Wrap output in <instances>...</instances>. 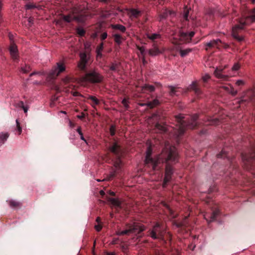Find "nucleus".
Instances as JSON below:
<instances>
[{"instance_id":"nucleus-28","label":"nucleus","mask_w":255,"mask_h":255,"mask_svg":"<svg viewBox=\"0 0 255 255\" xmlns=\"http://www.w3.org/2000/svg\"><path fill=\"white\" fill-rule=\"evenodd\" d=\"M129 13L131 16L137 18L141 14V11L137 9L131 8L129 10Z\"/></svg>"},{"instance_id":"nucleus-3","label":"nucleus","mask_w":255,"mask_h":255,"mask_svg":"<svg viewBox=\"0 0 255 255\" xmlns=\"http://www.w3.org/2000/svg\"><path fill=\"white\" fill-rule=\"evenodd\" d=\"M109 150L112 154L109 155L112 161L113 162L115 169H113L111 173L105 179L111 180L118 174L121 170L122 167L121 156L122 150L121 146L116 142H113L109 147Z\"/></svg>"},{"instance_id":"nucleus-16","label":"nucleus","mask_w":255,"mask_h":255,"mask_svg":"<svg viewBox=\"0 0 255 255\" xmlns=\"http://www.w3.org/2000/svg\"><path fill=\"white\" fill-rule=\"evenodd\" d=\"M62 19L67 22H71L73 20H75L78 22H81L82 21V18L79 16L73 15V14H70L67 15H62Z\"/></svg>"},{"instance_id":"nucleus-44","label":"nucleus","mask_w":255,"mask_h":255,"mask_svg":"<svg viewBox=\"0 0 255 255\" xmlns=\"http://www.w3.org/2000/svg\"><path fill=\"white\" fill-rule=\"evenodd\" d=\"M189 9H186V10H184V12L183 13V17L185 20H188V16H189Z\"/></svg>"},{"instance_id":"nucleus-2","label":"nucleus","mask_w":255,"mask_h":255,"mask_svg":"<svg viewBox=\"0 0 255 255\" xmlns=\"http://www.w3.org/2000/svg\"><path fill=\"white\" fill-rule=\"evenodd\" d=\"M184 118L181 114L174 116L176 122V128L174 129V134L177 143H179L180 140L184 135L186 129H194L198 126L197 122V120L199 118L198 115H193L188 121L187 119L184 120Z\"/></svg>"},{"instance_id":"nucleus-61","label":"nucleus","mask_w":255,"mask_h":255,"mask_svg":"<svg viewBox=\"0 0 255 255\" xmlns=\"http://www.w3.org/2000/svg\"><path fill=\"white\" fill-rule=\"evenodd\" d=\"M80 138H81V139H82V140H84L85 142L87 143V141L85 139V138H84L83 133L82 134V135H80Z\"/></svg>"},{"instance_id":"nucleus-52","label":"nucleus","mask_w":255,"mask_h":255,"mask_svg":"<svg viewBox=\"0 0 255 255\" xmlns=\"http://www.w3.org/2000/svg\"><path fill=\"white\" fill-rule=\"evenodd\" d=\"M210 78V77L209 75H206L205 76L202 77V80L204 83L207 82L208 80Z\"/></svg>"},{"instance_id":"nucleus-15","label":"nucleus","mask_w":255,"mask_h":255,"mask_svg":"<svg viewBox=\"0 0 255 255\" xmlns=\"http://www.w3.org/2000/svg\"><path fill=\"white\" fill-rule=\"evenodd\" d=\"M219 213V210L218 209H215L212 211L210 215L208 214L204 215V218L207 222L209 223L211 222L214 221L216 219Z\"/></svg>"},{"instance_id":"nucleus-11","label":"nucleus","mask_w":255,"mask_h":255,"mask_svg":"<svg viewBox=\"0 0 255 255\" xmlns=\"http://www.w3.org/2000/svg\"><path fill=\"white\" fill-rule=\"evenodd\" d=\"M65 70V67L64 64L57 63V66L54 67L50 72L49 77L51 79H55L62 72Z\"/></svg>"},{"instance_id":"nucleus-24","label":"nucleus","mask_w":255,"mask_h":255,"mask_svg":"<svg viewBox=\"0 0 255 255\" xmlns=\"http://www.w3.org/2000/svg\"><path fill=\"white\" fill-rule=\"evenodd\" d=\"M111 27L114 30H119L122 33L125 32L127 29L125 26L120 24H112Z\"/></svg>"},{"instance_id":"nucleus-63","label":"nucleus","mask_w":255,"mask_h":255,"mask_svg":"<svg viewBox=\"0 0 255 255\" xmlns=\"http://www.w3.org/2000/svg\"><path fill=\"white\" fill-rule=\"evenodd\" d=\"M96 222L97 223H98L99 224H100L101 223V218L100 217H97V219H96Z\"/></svg>"},{"instance_id":"nucleus-62","label":"nucleus","mask_w":255,"mask_h":255,"mask_svg":"<svg viewBox=\"0 0 255 255\" xmlns=\"http://www.w3.org/2000/svg\"><path fill=\"white\" fill-rule=\"evenodd\" d=\"M99 1L104 3H108L110 0H98Z\"/></svg>"},{"instance_id":"nucleus-51","label":"nucleus","mask_w":255,"mask_h":255,"mask_svg":"<svg viewBox=\"0 0 255 255\" xmlns=\"http://www.w3.org/2000/svg\"><path fill=\"white\" fill-rule=\"evenodd\" d=\"M107 36H108V35H107V32H105L102 33L101 35V39L102 40H105V39L107 38Z\"/></svg>"},{"instance_id":"nucleus-40","label":"nucleus","mask_w":255,"mask_h":255,"mask_svg":"<svg viewBox=\"0 0 255 255\" xmlns=\"http://www.w3.org/2000/svg\"><path fill=\"white\" fill-rule=\"evenodd\" d=\"M76 32L81 36H83L85 34V30L79 27L76 29Z\"/></svg>"},{"instance_id":"nucleus-10","label":"nucleus","mask_w":255,"mask_h":255,"mask_svg":"<svg viewBox=\"0 0 255 255\" xmlns=\"http://www.w3.org/2000/svg\"><path fill=\"white\" fill-rule=\"evenodd\" d=\"M250 102H255V91L253 90H248L239 102L240 104Z\"/></svg>"},{"instance_id":"nucleus-60","label":"nucleus","mask_w":255,"mask_h":255,"mask_svg":"<svg viewBox=\"0 0 255 255\" xmlns=\"http://www.w3.org/2000/svg\"><path fill=\"white\" fill-rule=\"evenodd\" d=\"M28 22H29V23H33V17H30L28 18Z\"/></svg>"},{"instance_id":"nucleus-53","label":"nucleus","mask_w":255,"mask_h":255,"mask_svg":"<svg viewBox=\"0 0 255 255\" xmlns=\"http://www.w3.org/2000/svg\"><path fill=\"white\" fill-rule=\"evenodd\" d=\"M152 117L153 118H156L159 120L161 119V118L160 117V116L159 115V114L158 113L153 114L152 115Z\"/></svg>"},{"instance_id":"nucleus-47","label":"nucleus","mask_w":255,"mask_h":255,"mask_svg":"<svg viewBox=\"0 0 255 255\" xmlns=\"http://www.w3.org/2000/svg\"><path fill=\"white\" fill-rule=\"evenodd\" d=\"M228 93H230L233 96H235L237 94V91L235 90L232 87H231V89Z\"/></svg>"},{"instance_id":"nucleus-18","label":"nucleus","mask_w":255,"mask_h":255,"mask_svg":"<svg viewBox=\"0 0 255 255\" xmlns=\"http://www.w3.org/2000/svg\"><path fill=\"white\" fill-rule=\"evenodd\" d=\"M109 201L115 207L116 212H119V210L122 208V203L118 199L109 198Z\"/></svg>"},{"instance_id":"nucleus-21","label":"nucleus","mask_w":255,"mask_h":255,"mask_svg":"<svg viewBox=\"0 0 255 255\" xmlns=\"http://www.w3.org/2000/svg\"><path fill=\"white\" fill-rule=\"evenodd\" d=\"M220 121L218 119H212L211 117H207L204 122L206 125H218Z\"/></svg>"},{"instance_id":"nucleus-8","label":"nucleus","mask_w":255,"mask_h":255,"mask_svg":"<svg viewBox=\"0 0 255 255\" xmlns=\"http://www.w3.org/2000/svg\"><path fill=\"white\" fill-rule=\"evenodd\" d=\"M241 155L246 169L250 170L255 167V145L251 147L248 153H242Z\"/></svg>"},{"instance_id":"nucleus-45","label":"nucleus","mask_w":255,"mask_h":255,"mask_svg":"<svg viewBox=\"0 0 255 255\" xmlns=\"http://www.w3.org/2000/svg\"><path fill=\"white\" fill-rule=\"evenodd\" d=\"M240 67V65H239V63H237L234 65V66H233L232 69L233 71H236L238 70L239 69Z\"/></svg>"},{"instance_id":"nucleus-23","label":"nucleus","mask_w":255,"mask_h":255,"mask_svg":"<svg viewBox=\"0 0 255 255\" xmlns=\"http://www.w3.org/2000/svg\"><path fill=\"white\" fill-rule=\"evenodd\" d=\"M155 128L160 132L163 133L167 131V128L166 125H161L159 123H157L155 125Z\"/></svg>"},{"instance_id":"nucleus-7","label":"nucleus","mask_w":255,"mask_h":255,"mask_svg":"<svg viewBox=\"0 0 255 255\" xmlns=\"http://www.w3.org/2000/svg\"><path fill=\"white\" fill-rule=\"evenodd\" d=\"M147 236L150 237L153 240H158L165 242L164 234L165 230L162 224L157 222L152 227V229L147 231Z\"/></svg>"},{"instance_id":"nucleus-50","label":"nucleus","mask_w":255,"mask_h":255,"mask_svg":"<svg viewBox=\"0 0 255 255\" xmlns=\"http://www.w3.org/2000/svg\"><path fill=\"white\" fill-rule=\"evenodd\" d=\"M95 228L98 232H99L102 229V225L100 224H98L95 226Z\"/></svg>"},{"instance_id":"nucleus-13","label":"nucleus","mask_w":255,"mask_h":255,"mask_svg":"<svg viewBox=\"0 0 255 255\" xmlns=\"http://www.w3.org/2000/svg\"><path fill=\"white\" fill-rule=\"evenodd\" d=\"M214 73L217 78L222 79L223 80H227L229 78L228 75L224 74V68L221 67L216 68Z\"/></svg>"},{"instance_id":"nucleus-30","label":"nucleus","mask_w":255,"mask_h":255,"mask_svg":"<svg viewBox=\"0 0 255 255\" xmlns=\"http://www.w3.org/2000/svg\"><path fill=\"white\" fill-rule=\"evenodd\" d=\"M104 48V43H101L97 46L96 48V53L97 58H101L102 56V52Z\"/></svg>"},{"instance_id":"nucleus-32","label":"nucleus","mask_w":255,"mask_h":255,"mask_svg":"<svg viewBox=\"0 0 255 255\" xmlns=\"http://www.w3.org/2000/svg\"><path fill=\"white\" fill-rule=\"evenodd\" d=\"M218 158H229V152L227 151L225 148H224L221 152L217 155Z\"/></svg>"},{"instance_id":"nucleus-34","label":"nucleus","mask_w":255,"mask_h":255,"mask_svg":"<svg viewBox=\"0 0 255 255\" xmlns=\"http://www.w3.org/2000/svg\"><path fill=\"white\" fill-rule=\"evenodd\" d=\"M9 136L8 133H0V142L3 144L4 142L7 140Z\"/></svg>"},{"instance_id":"nucleus-4","label":"nucleus","mask_w":255,"mask_h":255,"mask_svg":"<svg viewBox=\"0 0 255 255\" xmlns=\"http://www.w3.org/2000/svg\"><path fill=\"white\" fill-rule=\"evenodd\" d=\"M255 22V8L248 15L239 19L238 23L232 28V36L239 42L244 41V38L240 35V32L244 29L245 26Z\"/></svg>"},{"instance_id":"nucleus-9","label":"nucleus","mask_w":255,"mask_h":255,"mask_svg":"<svg viewBox=\"0 0 255 255\" xmlns=\"http://www.w3.org/2000/svg\"><path fill=\"white\" fill-rule=\"evenodd\" d=\"M103 77L95 71H90L85 75V79L92 83H101Z\"/></svg>"},{"instance_id":"nucleus-54","label":"nucleus","mask_w":255,"mask_h":255,"mask_svg":"<svg viewBox=\"0 0 255 255\" xmlns=\"http://www.w3.org/2000/svg\"><path fill=\"white\" fill-rule=\"evenodd\" d=\"M77 117L79 119L83 120L85 117V114L84 113H82L81 115H78Z\"/></svg>"},{"instance_id":"nucleus-12","label":"nucleus","mask_w":255,"mask_h":255,"mask_svg":"<svg viewBox=\"0 0 255 255\" xmlns=\"http://www.w3.org/2000/svg\"><path fill=\"white\" fill-rule=\"evenodd\" d=\"M89 55L86 52L80 53V61L78 64V67L81 71H85L89 59Z\"/></svg>"},{"instance_id":"nucleus-5","label":"nucleus","mask_w":255,"mask_h":255,"mask_svg":"<svg viewBox=\"0 0 255 255\" xmlns=\"http://www.w3.org/2000/svg\"><path fill=\"white\" fill-rule=\"evenodd\" d=\"M194 35V31L187 33L180 30L177 34H173L171 39L172 43L175 45L189 43L191 41L192 38Z\"/></svg>"},{"instance_id":"nucleus-14","label":"nucleus","mask_w":255,"mask_h":255,"mask_svg":"<svg viewBox=\"0 0 255 255\" xmlns=\"http://www.w3.org/2000/svg\"><path fill=\"white\" fill-rule=\"evenodd\" d=\"M222 43V42L221 40L219 39H214L210 41L209 42H207L205 44V45L206 46L205 49L206 50H208L209 48H212L214 47L220 48L219 47L220 44Z\"/></svg>"},{"instance_id":"nucleus-48","label":"nucleus","mask_w":255,"mask_h":255,"mask_svg":"<svg viewBox=\"0 0 255 255\" xmlns=\"http://www.w3.org/2000/svg\"><path fill=\"white\" fill-rule=\"evenodd\" d=\"M25 6L27 9H30L36 7V6L32 3H28Z\"/></svg>"},{"instance_id":"nucleus-29","label":"nucleus","mask_w":255,"mask_h":255,"mask_svg":"<svg viewBox=\"0 0 255 255\" xmlns=\"http://www.w3.org/2000/svg\"><path fill=\"white\" fill-rule=\"evenodd\" d=\"M113 37L114 41L118 45H120L122 42V40L124 39L122 36L118 33L114 34Z\"/></svg>"},{"instance_id":"nucleus-33","label":"nucleus","mask_w":255,"mask_h":255,"mask_svg":"<svg viewBox=\"0 0 255 255\" xmlns=\"http://www.w3.org/2000/svg\"><path fill=\"white\" fill-rule=\"evenodd\" d=\"M147 37L154 42L155 40L160 38L161 35L158 33L147 34Z\"/></svg>"},{"instance_id":"nucleus-22","label":"nucleus","mask_w":255,"mask_h":255,"mask_svg":"<svg viewBox=\"0 0 255 255\" xmlns=\"http://www.w3.org/2000/svg\"><path fill=\"white\" fill-rule=\"evenodd\" d=\"M153 48L149 49V54L150 56H156L162 53V51L157 47L155 43L153 45Z\"/></svg>"},{"instance_id":"nucleus-25","label":"nucleus","mask_w":255,"mask_h":255,"mask_svg":"<svg viewBox=\"0 0 255 255\" xmlns=\"http://www.w3.org/2000/svg\"><path fill=\"white\" fill-rule=\"evenodd\" d=\"M87 100H90L91 101L90 104L94 108L96 105L100 104V101L95 96L89 95L87 97Z\"/></svg>"},{"instance_id":"nucleus-35","label":"nucleus","mask_w":255,"mask_h":255,"mask_svg":"<svg viewBox=\"0 0 255 255\" xmlns=\"http://www.w3.org/2000/svg\"><path fill=\"white\" fill-rule=\"evenodd\" d=\"M120 63H112L111 65L110 66V70L112 71H118V68L120 66Z\"/></svg>"},{"instance_id":"nucleus-20","label":"nucleus","mask_w":255,"mask_h":255,"mask_svg":"<svg viewBox=\"0 0 255 255\" xmlns=\"http://www.w3.org/2000/svg\"><path fill=\"white\" fill-rule=\"evenodd\" d=\"M174 12L173 11L165 9L159 16V21H161L163 19H166L169 15H174Z\"/></svg>"},{"instance_id":"nucleus-42","label":"nucleus","mask_w":255,"mask_h":255,"mask_svg":"<svg viewBox=\"0 0 255 255\" xmlns=\"http://www.w3.org/2000/svg\"><path fill=\"white\" fill-rule=\"evenodd\" d=\"M16 130H17L18 132V134H20L22 131L21 128L20 126V123H19L18 120H16Z\"/></svg>"},{"instance_id":"nucleus-39","label":"nucleus","mask_w":255,"mask_h":255,"mask_svg":"<svg viewBox=\"0 0 255 255\" xmlns=\"http://www.w3.org/2000/svg\"><path fill=\"white\" fill-rule=\"evenodd\" d=\"M164 206L168 210L169 214L170 215V216L172 218H175L176 217V216L174 215L173 211L169 207V206L166 204H165Z\"/></svg>"},{"instance_id":"nucleus-17","label":"nucleus","mask_w":255,"mask_h":255,"mask_svg":"<svg viewBox=\"0 0 255 255\" xmlns=\"http://www.w3.org/2000/svg\"><path fill=\"white\" fill-rule=\"evenodd\" d=\"M9 51L12 58L16 60L18 58V50L16 44L11 41L9 47Z\"/></svg>"},{"instance_id":"nucleus-6","label":"nucleus","mask_w":255,"mask_h":255,"mask_svg":"<svg viewBox=\"0 0 255 255\" xmlns=\"http://www.w3.org/2000/svg\"><path fill=\"white\" fill-rule=\"evenodd\" d=\"M145 230V227L142 224L137 222H133L127 224L126 229L119 232L118 234L119 236H124L133 234L137 236V235H139Z\"/></svg>"},{"instance_id":"nucleus-1","label":"nucleus","mask_w":255,"mask_h":255,"mask_svg":"<svg viewBox=\"0 0 255 255\" xmlns=\"http://www.w3.org/2000/svg\"><path fill=\"white\" fill-rule=\"evenodd\" d=\"M152 149L148 147L146 151L144 160L145 165L151 168L153 170H159L165 164V175L162 184L163 188H166L167 184L172 179V176L175 171L173 165L179 162V155L175 146L167 145L162 149L161 153L156 158L151 157Z\"/></svg>"},{"instance_id":"nucleus-38","label":"nucleus","mask_w":255,"mask_h":255,"mask_svg":"<svg viewBox=\"0 0 255 255\" xmlns=\"http://www.w3.org/2000/svg\"><path fill=\"white\" fill-rule=\"evenodd\" d=\"M31 70V67L28 65H25L24 67H21L20 71L24 73H27Z\"/></svg>"},{"instance_id":"nucleus-27","label":"nucleus","mask_w":255,"mask_h":255,"mask_svg":"<svg viewBox=\"0 0 255 255\" xmlns=\"http://www.w3.org/2000/svg\"><path fill=\"white\" fill-rule=\"evenodd\" d=\"M160 104V102L157 99H154L151 102H149L146 103V106L150 109H152L155 107L159 105Z\"/></svg>"},{"instance_id":"nucleus-59","label":"nucleus","mask_w":255,"mask_h":255,"mask_svg":"<svg viewBox=\"0 0 255 255\" xmlns=\"http://www.w3.org/2000/svg\"><path fill=\"white\" fill-rule=\"evenodd\" d=\"M223 88L228 92H229V91L231 89V87H227V86H224L223 87Z\"/></svg>"},{"instance_id":"nucleus-37","label":"nucleus","mask_w":255,"mask_h":255,"mask_svg":"<svg viewBox=\"0 0 255 255\" xmlns=\"http://www.w3.org/2000/svg\"><path fill=\"white\" fill-rule=\"evenodd\" d=\"M192 49L190 48H187L185 50H180V53L181 57H184L186 56L189 53L191 52Z\"/></svg>"},{"instance_id":"nucleus-41","label":"nucleus","mask_w":255,"mask_h":255,"mask_svg":"<svg viewBox=\"0 0 255 255\" xmlns=\"http://www.w3.org/2000/svg\"><path fill=\"white\" fill-rule=\"evenodd\" d=\"M122 104L124 106L125 109L126 110H128L129 108V106L128 105V100L126 98H124L122 101Z\"/></svg>"},{"instance_id":"nucleus-46","label":"nucleus","mask_w":255,"mask_h":255,"mask_svg":"<svg viewBox=\"0 0 255 255\" xmlns=\"http://www.w3.org/2000/svg\"><path fill=\"white\" fill-rule=\"evenodd\" d=\"M16 107L20 108L22 109V108H24V107L25 106H24L23 102L22 101H20L16 104Z\"/></svg>"},{"instance_id":"nucleus-26","label":"nucleus","mask_w":255,"mask_h":255,"mask_svg":"<svg viewBox=\"0 0 255 255\" xmlns=\"http://www.w3.org/2000/svg\"><path fill=\"white\" fill-rule=\"evenodd\" d=\"M6 202L8 203L9 206L12 208H19L21 206V204L20 202L15 200H10Z\"/></svg>"},{"instance_id":"nucleus-36","label":"nucleus","mask_w":255,"mask_h":255,"mask_svg":"<svg viewBox=\"0 0 255 255\" xmlns=\"http://www.w3.org/2000/svg\"><path fill=\"white\" fill-rule=\"evenodd\" d=\"M168 88L169 89V95L172 97L175 96L176 93V88L172 86H168Z\"/></svg>"},{"instance_id":"nucleus-43","label":"nucleus","mask_w":255,"mask_h":255,"mask_svg":"<svg viewBox=\"0 0 255 255\" xmlns=\"http://www.w3.org/2000/svg\"><path fill=\"white\" fill-rule=\"evenodd\" d=\"M110 131L111 135L114 136L116 132V127L114 125H112L110 128Z\"/></svg>"},{"instance_id":"nucleus-64","label":"nucleus","mask_w":255,"mask_h":255,"mask_svg":"<svg viewBox=\"0 0 255 255\" xmlns=\"http://www.w3.org/2000/svg\"><path fill=\"white\" fill-rule=\"evenodd\" d=\"M107 255H115V254L114 253H107Z\"/></svg>"},{"instance_id":"nucleus-57","label":"nucleus","mask_w":255,"mask_h":255,"mask_svg":"<svg viewBox=\"0 0 255 255\" xmlns=\"http://www.w3.org/2000/svg\"><path fill=\"white\" fill-rule=\"evenodd\" d=\"M77 131L79 133V134L80 135H82V134L83 133L82 132V130H81V127H79L77 129Z\"/></svg>"},{"instance_id":"nucleus-19","label":"nucleus","mask_w":255,"mask_h":255,"mask_svg":"<svg viewBox=\"0 0 255 255\" xmlns=\"http://www.w3.org/2000/svg\"><path fill=\"white\" fill-rule=\"evenodd\" d=\"M189 89L194 91L195 94L199 96L202 94V91L198 87V86L196 82H194L190 85Z\"/></svg>"},{"instance_id":"nucleus-56","label":"nucleus","mask_w":255,"mask_h":255,"mask_svg":"<svg viewBox=\"0 0 255 255\" xmlns=\"http://www.w3.org/2000/svg\"><path fill=\"white\" fill-rule=\"evenodd\" d=\"M166 238H167V240H169V241H171V235L169 233H168L166 235Z\"/></svg>"},{"instance_id":"nucleus-58","label":"nucleus","mask_w":255,"mask_h":255,"mask_svg":"<svg viewBox=\"0 0 255 255\" xmlns=\"http://www.w3.org/2000/svg\"><path fill=\"white\" fill-rule=\"evenodd\" d=\"M22 109L23 110L24 113H27L28 110V108L27 106H24Z\"/></svg>"},{"instance_id":"nucleus-55","label":"nucleus","mask_w":255,"mask_h":255,"mask_svg":"<svg viewBox=\"0 0 255 255\" xmlns=\"http://www.w3.org/2000/svg\"><path fill=\"white\" fill-rule=\"evenodd\" d=\"M138 49L140 51V52L141 53V54H144V51H145V48H144V47H140L138 48Z\"/></svg>"},{"instance_id":"nucleus-31","label":"nucleus","mask_w":255,"mask_h":255,"mask_svg":"<svg viewBox=\"0 0 255 255\" xmlns=\"http://www.w3.org/2000/svg\"><path fill=\"white\" fill-rule=\"evenodd\" d=\"M142 90L145 92V91H148L149 92H152L155 90L154 86L149 85V84H145L144 86L142 87Z\"/></svg>"},{"instance_id":"nucleus-49","label":"nucleus","mask_w":255,"mask_h":255,"mask_svg":"<svg viewBox=\"0 0 255 255\" xmlns=\"http://www.w3.org/2000/svg\"><path fill=\"white\" fill-rule=\"evenodd\" d=\"M245 82L242 80H238L236 82V84L238 86H243L245 84Z\"/></svg>"}]
</instances>
